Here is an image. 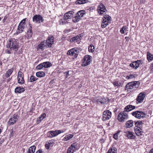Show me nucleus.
I'll return each instance as SVG.
<instances>
[{
	"label": "nucleus",
	"mask_w": 153,
	"mask_h": 153,
	"mask_svg": "<svg viewBox=\"0 0 153 153\" xmlns=\"http://www.w3.org/2000/svg\"><path fill=\"white\" fill-rule=\"evenodd\" d=\"M32 28L30 26V28H29V30H28L27 32L26 35V37L27 38V39H30L32 37Z\"/></svg>",
	"instance_id": "obj_26"
},
{
	"label": "nucleus",
	"mask_w": 153,
	"mask_h": 153,
	"mask_svg": "<svg viewBox=\"0 0 153 153\" xmlns=\"http://www.w3.org/2000/svg\"><path fill=\"white\" fill-rule=\"evenodd\" d=\"M72 71H68V72H65V74H66V77L67 78L68 76L71 73Z\"/></svg>",
	"instance_id": "obj_48"
},
{
	"label": "nucleus",
	"mask_w": 153,
	"mask_h": 153,
	"mask_svg": "<svg viewBox=\"0 0 153 153\" xmlns=\"http://www.w3.org/2000/svg\"><path fill=\"white\" fill-rule=\"evenodd\" d=\"M36 147L35 146H32L29 149L27 153H34Z\"/></svg>",
	"instance_id": "obj_34"
},
{
	"label": "nucleus",
	"mask_w": 153,
	"mask_h": 153,
	"mask_svg": "<svg viewBox=\"0 0 153 153\" xmlns=\"http://www.w3.org/2000/svg\"><path fill=\"white\" fill-rule=\"evenodd\" d=\"M97 11L99 14L100 15H102L106 14L107 10L103 4L101 3L98 7Z\"/></svg>",
	"instance_id": "obj_8"
},
{
	"label": "nucleus",
	"mask_w": 153,
	"mask_h": 153,
	"mask_svg": "<svg viewBox=\"0 0 153 153\" xmlns=\"http://www.w3.org/2000/svg\"><path fill=\"white\" fill-rule=\"evenodd\" d=\"M1 129H0V134H1Z\"/></svg>",
	"instance_id": "obj_60"
},
{
	"label": "nucleus",
	"mask_w": 153,
	"mask_h": 153,
	"mask_svg": "<svg viewBox=\"0 0 153 153\" xmlns=\"http://www.w3.org/2000/svg\"><path fill=\"white\" fill-rule=\"evenodd\" d=\"M59 23L60 25H63L65 24L66 23H68V22L65 20H63L62 19H60L59 21Z\"/></svg>",
	"instance_id": "obj_44"
},
{
	"label": "nucleus",
	"mask_w": 153,
	"mask_h": 153,
	"mask_svg": "<svg viewBox=\"0 0 153 153\" xmlns=\"http://www.w3.org/2000/svg\"><path fill=\"white\" fill-rule=\"evenodd\" d=\"M117 149L114 146H112L108 150L107 153H117Z\"/></svg>",
	"instance_id": "obj_27"
},
{
	"label": "nucleus",
	"mask_w": 153,
	"mask_h": 153,
	"mask_svg": "<svg viewBox=\"0 0 153 153\" xmlns=\"http://www.w3.org/2000/svg\"><path fill=\"white\" fill-rule=\"evenodd\" d=\"M17 115L14 114L13 117L10 118L8 122V124L9 126H11L15 123L18 119Z\"/></svg>",
	"instance_id": "obj_15"
},
{
	"label": "nucleus",
	"mask_w": 153,
	"mask_h": 153,
	"mask_svg": "<svg viewBox=\"0 0 153 153\" xmlns=\"http://www.w3.org/2000/svg\"><path fill=\"white\" fill-rule=\"evenodd\" d=\"M36 76L38 77H44L45 75V73L42 71H39L36 73Z\"/></svg>",
	"instance_id": "obj_28"
},
{
	"label": "nucleus",
	"mask_w": 153,
	"mask_h": 153,
	"mask_svg": "<svg viewBox=\"0 0 153 153\" xmlns=\"http://www.w3.org/2000/svg\"><path fill=\"white\" fill-rule=\"evenodd\" d=\"M62 131V132H63ZM61 131L60 130H57L56 131H50L48 133V137H55L60 134Z\"/></svg>",
	"instance_id": "obj_12"
},
{
	"label": "nucleus",
	"mask_w": 153,
	"mask_h": 153,
	"mask_svg": "<svg viewBox=\"0 0 153 153\" xmlns=\"http://www.w3.org/2000/svg\"><path fill=\"white\" fill-rule=\"evenodd\" d=\"M46 116V114L45 113L42 114L41 116L39 117V119L40 121L43 120Z\"/></svg>",
	"instance_id": "obj_42"
},
{
	"label": "nucleus",
	"mask_w": 153,
	"mask_h": 153,
	"mask_svg": "<svg viewBox=\"0 0 153 153\" xmlns=\"http://www.w3.org/2000/svg\"><path fill=\"white\" fill-rule=\"evenodd\" d=\"M83 34L82 33L78 35H77V43L79 44L80 42H78V41L81 39V38L83 36Z\"/></svg>",
	"instance_id": "obj_39"
},
{
	"label": "nucleus",
	"mask_w": 153,
	"mask_h": 153,
	"mask_svg": "<svg viewBox=\"0 0 153 153\" xmlns=\"http://www.w3.org/2000/svg\"><path fill=\"white\" fill-rule=\"evenodd\" d=\"M18 40L15 39H10L8 42L9 48L15 51H16L19 48Z\"/></svg>",
	"instance_id": "obj_1"
},
{
	"label": "nucleus",
	"mask_w": 153,
	"mask_h": 153,
	"mask_svg": "<svg viewBox=\"0 0 153 153\" xmlns=\"http://www.w3.org/2000/svg\"><path fill=\"white\" fill-rule=\"evenodd\" d=\"M124 135L128 139H134L135 138V136L133 132L128 131H125L124 132Z\"/></svg>",
	"instance_id": "obj_13"
},
{
	"label": "nucleus",
	"mask_w": 153,
	"mask_h": 153,
	"mask_svg": "<svg viewBox=\"0 0 153 153\" xmlns=\"http://www.w3.org/2000/svg\"><path fill=\"white\" fill-rule=\"evenodd\" d=\"M145 0H140V3H144L145 2Z\"/></svg>",
	"instance_id": "obj_55"
},
{
	"label": "nucleus",
	"mask_w": 153,
	"mask_h": 153,
	"mask_svg": "<svg viewBox=\"0 0 153 153\" xmlns=\"http://www.w3.org/2000/svg\"><path fill=\"white\" fill-rule=\"evenodd\" d=\"M43 67V63H41L38 65L36 67L37 69L40 70Z\"/></svg>",
	"instance_id": "obj_46"
},
{
	"label": "nucleus",
	"mask_w": 153,
	"mask_h": 153,
	"mask_svg": "<svg viewBox=\"0 0 153 153\" xmlns=\"http://www.w3.org/2000/svg\"><path fill=\"white\" fill-rule=\"evenodd\" d=\"M76 144L75 143L72 144L68 150L67 153H73L76 149Z\"/></svg>",
	"instance_id": "obj_19"
},
{
	"label": "nucleus",
	"mask_w": 153,
	"mask_h": 153,
	"mask_svg": "<svg viewBox=\"0 0 153 153\" xmlns=\"http://www.w3.org/2000/svg\"><path fill=\"white\" fill-rule=\"evenodd\" d=\"M151 70H153V63L152 64V65L151 66Z\"/></svg>",
	"instance_id": "obj_57"
},
{
	"label": "nucleus",
	"mask_w": 153,
	"mask_h": 153,
	"mask_svg": "<svg viewBox=\"0 0 153 153\" xmlns=\"http://www.w3.org/2000/svg\"><path fill=\"white\" fill-rule=\"evenodd\" d=\"M37 79L36 77H35L33 76H31L30 79V82H33L37 80Z\"/></svg>",
	"instance_id": "obj_43"
},
{
	"label": "nucleus",
	"mask_w": 153,
	"mask_h": 153,
	"mask_svg": "<svg viewBox=\"0 0 153 153\" xmlns=\"http://www.w3.org/2000/svg\"><path fill=\"white\" fill-rule=\"evenodd\" d=\"M140 82L138 81H134L128 83L126 86L125 90H128L133 88H138Z\"/></svg>",
	"instance_id": "obj_2"
},
{
	"label": "nucleus",
	"mask_w": 153,
	"mask_h": 153,
	"mask_svg": "<svg viewBox=\"0 0 153 153\" xmlns=\"http://www.w3.org/2000/svg\"><path fill=\"white\" fill-rule=\"evenodd\" d=\"M150 153H153V149H152L150 151Z\"/></svg>",
	"instance_id": "obj_58"
},
{
	"label": "nucleus",
	"mask_w": 153,
	"mask_h": 153,
	"mask_svg": "<svg viewBox=\"0 0 153 153\" xmlns=\"http://www.w3.org/2000/svg\"><path fill=\"white\" fill-rule=\"evenodd\" d=\"M111 116V112L109 110H107L103 112L102 115V120L103 121L108 120Z\"/></svg>",
	"instance_id": "obj_9"
},
{
	"label": "nucleus",
	"mask_w": 153,
	"mask_h": 153,
	"mask_svg": "<svg viewBox=\"0 0 153 153\" xmlns=\"http://www.w3.org/2000/svg\"><path fill=\"white\" fill-rule=\"evenodd\" d=\"M125 39H126V41H128L129 40V38L128 37H126Z\"/></svg>",
	"instance_id": "obj_54"
},
{
	"label": "nucleus",
	"mask_w": 153,
	"mask_h": 153,
	"mask_svg": "<svg viewBox=\"0 0 153 153\" xmlns=\"http://www.w3.org/2000/svg\"><path fill=\"white\" fill-rule=\"evenodd\" d=\"M120 133V131H118L117 133L114 134L113 135V138L115 140H117L118 139V134Z\"/></svg>",
	"instance_id": "obj_47"
},
{
	"label": "nucleus",
	"mask_w": 153,
	"mask_h": 153,
	"mask_svg": "<svg viewBox=\"0 0 153 153\" xmlns=\"http://www.w3.org/2000/svg\"><path fill=\"white\" fill-rule=\"evenodd\" d=\"M111 18V17L108 15H105L103 16L101 24L102 28L105 27L108 24L110 23Z\"/></svg>",
	"instance_id": "obj_4"
},
{
	"label": "nucleus",
	"mask_w": 153,
	"mask_h": 153,
	"mask_svg": "<svg viewBox=\"0 0 153 153\" xmlns=\"http://www.w3.org/2000/svg\"><path fill=\"white\" fill-rule=\"evenodd\" d=\"M141 61L137 60V61H134L130 64L129 65L131 67L134 69H137L139 66V65L141 63Z\"/></svg>",
	"instance_id": "obj_18"
},
{
	"label": "nucleus",
	"mask_w": 153,
	"mask_h": 153,
	"mask_svg": "<svg viewBox=\"0 0 153 153\" xmlns=\"http://www.w3.org/2000/svg\"><path fill=\"white\" fill-rule=\"evenodd\" d=\"M147 59L149 61H151L153 59V54H152L149 51L147 52Z\"/></svg>",
	"instance_id": "obj_30"
},
{
	"label": "nucleus",
	"mask_w": 153,
	"mask_h": 153,
	"mask_svg": "<svg viewBox=\"0 0 153 153\" xmlns=\"http://www.w3.org/2000/svg\"><path fill=\"white\" fill-rule=\"evenodd\" d=\"M54 142L53 141H50L45 145V146L47 149H48L50 147H52L54 144Z\"/></svg>",
	"instance_id": "obj_32"
},
{
	"label": "nucleus",
	"mask_w": 153,
	"mask_h": 153,
	"mask_svg": "<svg viewBox=\"0 0 153 153\" xmlns=\"http://www.w3.org/2000/svg\"><path fill=\"white\" fill-rule=\"evenodd\" d=\"M126 29V26H123L120 30V32L122 34H124L125 33L124 30Z\"/></svg>",
	"instance_id": "obj_45"
},
{
	"label": "nucleus",
	"mask_w": 153,
	"mask_h": 153,
	"mask_svg": "<svg viewBox=\"0 0 153 153\" xmlns=\"http://www.w3.org/2000/svg\"><path fill=\"white\" fill-rule=\"evenodd\" d=\"M80 87H81L80 86H79L78 87V88H80Z\"/></svg>",
	"instance_id": "obj_61"
},
{
	"label": "nucleus",
	"mask_w": 153,
	"mask_h": 153,
	"mask_svg": "<svg viewBox=\"0 0 153 153\" xmlns=\"http://www.w3.org/2000/svg\"><path fill=\"white\" fill-rule=\"evenodd\" d=\"M91 58V56L88 55H85L82 60V65L83 66H86L89 65L92 61Z\"/></svg>",
	"instance_id": "obj_7"
},
{
	"label": "nucleus",
	"mask_w": 153,
	"mask_h": 153,
	"mask_svg": "<svg viewBox=\"0 0 153 153\" xmlns=\"http://www.w3.org/2000/svg\"><path fill=\"white\" fill-rule=\"evenodd\" d=\"M143 124V123L141 121H137L135 122V127H140V126Z\"/></svg>",
	"instance_id": "obj_40"
},
{
	"label": "nucleus",
	"mask_w": 153,
	"mask_h": 153,
	"mask_svg": "<svg viewBox=\"0 0 153 153\" xmlns=\"http://www.w3.org/2000/svg\"><path fill=\"white\" fill-rule=\"evenodd\" d=\"M67 54L70 56H76V49L75 48H72L68 51Z\"/></svg>",
	"instance_id": "obj_21"
},
{
	"label": "nucleus",
	"mask_w": 153,
	"mask_h": 153,
	"mask_svg": "<svg viewBox=\"0 0 153 153\" xmlns=\"http://www.w3.org/2000/svg\"><path fill=\"white\" fill-rule=\"evenodd\" d=\"M72 21L74 23L76 22V16L74 18H73Z\"/></svg>",
	"instance_id": "obj_51"
},
{
	"label": "nucleus",
	"mask_w": 153,
	"mask_h": 153,
	"mask_svg": "<svg viewBox=\"0 0 153 153\" xmlns=\"http://www.w3.org/2000/svg\"><path fill=\"white\" fill-rule=\"evenodd\" d=\"M36 153H43V152L42 150H39L36 152Z\"/></svg>",
	"instance_id": "obj_52"
},
{
	"label": "nucleus",
	"mask_w": 153,
	"mask_h": 153,
	"mask_svg": "<svg viewBox=\"0 0 153 153\" xmlns=\"http://www.w3.org/2000/svg\"><path fill=\"white\" fill-rule=\"evenodd\" d=\"M33 22L39 23L43 22L44 21L42 17L40 15H36L34 16L33 18Z\"/></svg>",
	"instance_id": "obj_14"
},
{
	"label": "nucleus",
	"mask_w": 153,
	"mask_h": 153,
	"mask_svg": "<svg viewBox=\"0 0 153 153\" xmlns=\"http://www.w3.org/2000/svg\"><path fill=\"white\" fill-rule=\"evenodd\" d=\"M88 1V0H77V3L80 4L85 3Z\"/></svg>",
	"instance_id": "obj_38"
},
{
	"label": "nucleus",
	"mask_w": 153,
	"mask_h": 153,
	"mask_svg": "<svg viewBox=\"0 0 153 153\" xmlns=\"http://www.w3.org/2000/svg\"><path fill=\"white\" fill-rule=\"evenodd\" d=\"M26 19H23L20 23L18 27V30L19 33H22L26 26L25 23Z\"/></svg>",
	"instance_id": "obj_10"
},
{
	"label": "nucleus",
	"mask_w": 153,
	"mask_h": 153,
	"mask_svg": "<svg viewBox=\"0 0 153 153\" xmlns=\"http://www.w3.org/2000/svg\"><path fill=\"white\" fill-rule=\"evenodd\" d=\"M133 125V121L130 120L127 121L126 123V126L127 128H130L132 127Z\"/></svg>",
	"instance_id": "obj_29"
},
{
	"label": "nucleus",
	"mask_w": 153,
	"mask_h": 153,
	"mask_svg": "<svg viewBox=\"0 0 153 153\" xmlns=\"http://www.w3.org/2000/svg\"><path fill=\"white\" fill-rule=\"evenodd\" d=\"M135 108V106L132 105H129L126 106L124 109V111L126 113L130 111Z\"/></svg>",
	"instance_id": "obj_22"
},
{
	"label": "nucleus",
	"mask_w": 153,
	"mask_h": 153,
	"mask_svg": "<svg viewBox=\"0 0 153 153\" xmlns=\"http://www.w3.org/2000/svg\"><path fill=\"white\" fill-rule=\"evenodd\" d=\"M136 76V75L135 74H130L129 75V77H130V79H131L132 78L135 77Z\"/></svg>",
	"instance_id": "obj_50"
},
{
	"label": "nucleus",
	"mask_w": 153,
	"mask_h": 153,
	"mask_svg": "<svg viewBox=\"0 0 153 153\" xmlns=\"http://www.w3.org/2000/svg\"><path fill=\"white\" fill-rule=\"evenodd\" d=\"M54 41V38L53 36H49L47 39L46 42H45L47 46L49 48H51L53 43Z\"/></svg>",
	"instance_id": "obj_11"
},
{
	"label": "nucleus",
	"mask_w": 153,
	"mask_h": 153,
	"mask_svg": "<svg viewBox=\"0 0 153 153\" xmlns=\"http://www.w3.org/2000/svg\"><path fill=\"white\" fill-rule=\"evenodd\" d=\"M88 51L90 52H93L94 51V47L92 45H90L88 47Z\"/></svg>",
	"instance_id": "obj_37"
},
{
	"label": "nucleus",
	"mask_w": 153,
	"mask_h": 153,
	"mask_svg": "<svg viewBox=\"0 0 153 153\" xmlns=\"http://www.w3.org/2000/svg\"><path fill=\"white\" fill-rule=\"evenodd\" d=\"M76 40V37L75 36L72 38L71 40L70 41L71 42H73Z\"/></svg>",
	"instance_id": "obj_49"
},
{
	"label": "nucleus",
	"mask_w": 153,
	"mask_h": 153,
	"mask_svg": "<svg viewBox=\"0 0 153 153\" xmlns=\"http://www.w3.org/2000/svg\"><path fill=\"white\" fill-rule=\"evenodd\" d=\"M85 11L83 10L79 11L77 13V22L85 14Z\"/></svg>",
	"instance_id": "obj_24"
},
{
	"label": "nucleus",
	"mask_w": 153,
	"mask_h": 153,
	"mask_svg": "<svg viewBox=\"0 0 153 153\" xmlns=\"http://www.w3.org/2000/svg\"><path fill=\"white\" fill-rule=\"evenodd\" d=\"M131 114L136 118L140 119L143 118L146 116V114L141 111H137L131 113Z\"/></svg>",
	"instance_id": "obj_3"
},
{
	"label": "nucleus",
	"mask_w": 153,
	"mask_h": 153,
	"mask_svg": "<svg viewBox=\"0 0 153 153\" xmlns=\"http://www.w3.org/2000/svg\"><path fill=\"white\" fill-rule=\"evenodd\" d=\"M1 17H0V21H1Z\"/></svg>",
	"instance_id": "obj_62"
},
{
	"label": "nucleus",
	"mask_w": 153,
	"mask_h": 153,
	"mask_svg": "<svg viewBox=\"0 0 153 153\" xmlns=\"http://www.w3.org/2000/svg\"><path fill=\"white\" fill-rule=\"evenodd\" d=\"M53 80H52L51 81V82H50L49 84H51L52 83V82H53Z\"/></svg>",
	"instance_id": "obj_59"
},
{
	"label": "nucleus",
	"mask_w": 153,
	"mask_h": 153,
	"mask_svg": "<svg viewBox=\"0 0 153 153\" xmlns=\"http://www.w3.org/2000/svg\"><path fill=\"white\" fill-rule=\"evenodd\" d=\"M142 129L140 127H135L134 128V130L136 134L138 136H140L142 135V133L141 131Z\"/></svg>",
	"instance_id": "obj_20"
},
{
	"label": "nucleus",
	"mask_w": 153,
	"mask_h": 153,
	"mask_svg": "<svg viewBox=\"0 0 153 153\" xmlns=\"http://www.w3.org/2000/svg\"><path fill=\"white\" fill-rule=\"evenodd\" d=\"M45 42L44 41L42 42L38 46V50H41L42 51H43L44 49V48L45 46H47L46 44L45 45Z\"/></svg>",
	"instance_id": "obj_25"
},
{
	"label": "nucleus",
	"mask_w": 153,
	"mask_h": 153,
	"mask_svg": "<svg viewBox=\"0 0 153 153\" xmlns=\"http://www.w3.org/2000/svg\"><path fill=\"white\" fill-rule=\"evenodd\" d=\"M4 141V139L3 138H1V140L0 141V143H1V144Z\"/></svg>",
	"instance_id": "obj_53"
},
{
	"label": "nucleus",
	"mask_w": 153,
	"mask_h": 153,
	"mask_svg": "<svg viewBox=\"0 0 153 153\" xmlns=\"http://www.w3.org/2000/svg\"><path fill=\"white\" fill-rule=\"evenodd\" d=\"M13 71V69H9L7 71L6 73L5 74V76L7 78L9 77L11 75Z\"/></svg>",
	"instance_id": "obj_33"
},
{
	"label": "nucleus",
	"mask_w": 153,
	"mask_h": 153,
	"mask_svg": "<svg viewBox=\"0 0 153 153\" xmlns=\"http://www.w3.org/2000/svg\"><path fill=\"white\" fill-rule=\"evenodd\" d=\"M145 96L146 94L144 93H140L137 96L136 99V101L139 103L142 102L143 101Z\"/></svg>",
	"instance_id": "obj_17"
},
{
	"label": "nucleus",
	"mask_w": 153,
	"mask_h": 153,
	"mask_svg": "<svg viewBox=\"0 0 153 153\" xmlns=\"http://www.w3.org/2000/svg\"><path fill=\"white\" fill-rule=\"evenodd\" d=\"M42 63L43 67L45 68L49 67L52 66L51 64L49 62H47Z\"/></svg>",
	"instance_id": "obj_36"
},
{
	"label": "nucleus",
	"mask_w": 153,
	"mask_h": 153,
	"mask_svg": "<svg viewBox=\"0 0 153 153\" xmlns=\"http://www.w3.org/2000/svg\"><path fill=\"white\" fill-rule=\"evenodd\" d=\"M107 99L104 97H99L96 98L92 99V101L98 104H103L106 102Z\"/></svg>",
	"instance_id": "obj_6"
},
{
	"label": "nucleus",
	"mask_w": 153,
	"mask_h": 153,
	"mask_svg": "<svg viewBox=\"0 0 153 153\" xmlns=\"http://www.w3.org/2000/svg\"><path fill=\"white\" fill-rule=\"evenodd\" d=\"M74 135L72 134H69L66 135L63 139V140L65 141L68 140L72 138Z\"/></svg>",
	"instance_id": "obj_35"
},
{
	"label": "nucleus",
	"mask_w": 153,
	"mask_h": 153,
	"mask_svg": "<svg viewBox=\"0 0 153 153\" xmlns=\"http://www.w3.org/2000/svg\"><path fill=\"white\" fill-rule=\"evenodd\" d=\"M25 91V89L23 88L20 87H17L15 89V92L16 93H21L24 92Z\"/></svg>",
	"instance_id": "obj_31"
},
{
	"label": "nucleus",
	"mask_w": 153,
	"mask_h": 153,
	"mask_svg": "<svg viewBox=\"0 0 153 153\" xmlns=\"http://www.w3.org/2000/svg\"><path fill=\"white\" fill-rule=\"evenodd\" d=\"M128 118V113L124 111L119 114L117 116L118 120L120 122H123L127 120Z\"/></svg>",
	"instance_id": "obj_5"
},
{
	"label": "nucleus",
	"mask_w": 153,
	"mask_h": 153,
	"mask_svg": "<svg viewBox=\"0 0 153 153\" xmlns=\"http://www.w3.org/2000/svg\"><path fill=\"white\" fill-rule=\"evenodd\" d=\"M18 82L19 84H23L24 83V75L21 71H19L18 74Z\"/></svg>",
	"instance_id": "obj_16"
},
{
	"label": "nucleus",
	"mask_w": 153,
	"mask_h": 153,
	"mask_svg": "<svg viewBox=\"0 0 153 153\" xmlns=\"http://www.w3.org/2000/svg\"><path fill=\"white\" fill-rule=\"evenodd\" d=\"M126 79H130V77H129V75H128L126 76Z\"/></svg>",
	"instance_id": "obj_56"
},
{
	"label": "nucleus",
	"mask_w": 153,
	"mask_h": 153,
	"mask_svg": "<svg viewBox=\"0 0 153 153\" xmlns=\"http://www.w3.org/2000/svg\"><path fill=\"white\" fill-rule=\"evenodd\" d=\"M72 13V11H70L65 13L64 16V19L65 20H67L71 19L73 15Z\"/></svg>",
	"instance_id": "obj_23"
},
{
	"label": "nucleus",
	"mask_w": 153,
	"mask_h": 153,
	"mask_svg": "<svg viewBox=\"0 0 153 153\" xmlns=\"http://www.w3.org/2000/svg\"><path fill=\"white\" fill-rule=\"evenodd\" d=\"M112 82L115 87L120 86L121 85V83H119L117 81H114Z\"/></svg>",
	"instance_id": "obj_41"
}]
</instances>
